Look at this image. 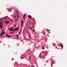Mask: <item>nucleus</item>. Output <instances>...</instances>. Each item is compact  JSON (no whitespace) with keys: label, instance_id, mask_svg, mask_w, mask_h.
<instances>
[{"label":"nucleus","instance_id":"nucleus-1","mask_svg":"<svg viewBox=\"0 0 67 67\" xmlns=\"http://www.w3.org/2000/svg\"><path fill=\"white\" fill-rule=\"evenodd\" d=\"M2 21L1 20L0 22V27L1 28V29H2V27H3V26L1 25V24H2Z\"/></svg>","mask_w":67,"mask_h":67},{"label":"nucleus","instance_id":"nucleus-2","mask_svg":"<svg viewBox=\"0 0 67 67\" xmlns=\"http://www.w3.org/2000/svg\"><path fill=\"white\" fill-rule=\"evenodd\" d=\"M9 30L10 31H13V30H14V28H11L9 29Z\"/></svg>","mask_w":67,"mask_h":67},{"label":"nucleus","instance_id":"nucleus-3","mask_svg":"<svg viewBox=\"0 0 67 67\" xmlns=\"http://www.w3.org/2000/svg\"><path fill=\"white\" fill-rule=\"evenodd\" d=\"M19 29V28L18 27L17 28L14 29L13 31V32H15V31H18Z\"/></svg>","mask_w":67,"mask_h":67},{"label":"nucleus","instance_id":"nucleus-4","mask_svg":"<svg viewBox=\"0 0 67 67\" xmlns=\"http://www.w3.org/2000/svg\"><path fill=\"white\" fill-rule=\"evenodd\" d=\"M5 34V32H3L2 31L1 34V36H3V34Z\"/></svg>","mask_w":67,"mask_h":67},{"label":"nucleus","instance_id":"nucleus-5","mask_svg":"<svg viewBox=\"0 0 67 67\" xmlns=\"http://www.w3.org/2000/svg\"><path fill=\"white\" fill-rule=\"evenodd\" d=\"M4 23H5L6 24H8L9 23V21H4Z\"/></svg>","mask_w":67,"mask_h":67},{"label":"nucleus","instance_id":"nucleus-6","mask_svg":"<svg viewBox=\"0 0 67 67\" xmlns=\"http://www.w3.org/2000/svg\"><path fill=\"white\" fill-rule=\"evenodd\" d=\"M21 27H22L23 26V20H21Z\"/></svg>","mask_w":67,"mask_h":67},{"label":"nucleus","instance_id":"nucleus-7","mask_svg":"<svg viewBox=\"0 0 67 67\" xmlns=\"http://www.w3.org/2000/svg\"><path fill=\"white\" fill-rule=\"evenodd\" d=\"M28 16L29 18V19H31L32 18V16H31L30 15H29Z\"/></svg>","mask_w":67,"mask_h":67},{"label":"nucleus","instance_id":"nucleus-8","mask_svg":"<svg viewBox=\"0 0 67 67\" xmlns=\"http://www.w3.org/2000/svg\"><path fill=\"white\" fill-rule=\"evenodd\" d=\"M53 64H55V62L54 61H52V62L51 66H52Z\"/></svg>","mask_w":67,"mask_h":67},{"label":"nucleus","instance_id":"nucleus-9","mask_svg":"<svg viewBox=\"0 0 67 67\" xmlns=\"http://www.w3.org/2000/svg\"><path fill=\"white\" fill-rule=\"evenodd\" d=\"M6 36H7L8 37H11V36H10L9 35L7 34L6 35Z\"/></svg>","mask_w":67,"mask_h":67},{"label":"nucleus","instance_id":"nucleus-10","mask_svg":"<svg viewBox=\"0 0 67 67\" xmlns=\"http://www.w3.org/2000/svg\"><path fill=\"white\" fill-rule=\"evenodd\" d=\"M18 21V17L17 18V19H16V18L15 19V22H17Z\"/></svg>","mask_w":67,"mask_h":67},{"label":"nucleus","instance_id":"nucleus-11","mask_svg":"<svg viewBox=\"0 0 67 67\" xmlns=\"http://www.w3.org/2000/svg\"><path fill=\"white\" fill-rule=\"evenodd\" d=\"M61 46L62 48H63V44L61 43Z\"/></svg>","mask_w":67,"mask_h":67},{"label":"nucleus","instance_id":"nucleus-12","mask_svg":"<svg viewBox=\"0 0 67 67\" xmlns=\"http://www.w3.org/2000/svg\"><path fill=\"white\" fill-rule=\"evenodd\" d=\"M17 15L18 16V17L17 18H19H19H20V16L19 15V14H18L17 13Z\"/></svg>","mask_w":67,"mask_h":67},{"label":"nucleus","instance_id":"nucleus-13","mask_svg":"<svg viewBox=\"0 0 67 67\" xmlns=\"http://www.w3.org/2000/svg\"><path fill=\"white\" fill-rule=\"evenodd\" d=\"M3 21L2 20V23L1 24L2 26V25H3Z\"/></svg>","mask_w":67,"mask_h":67},{"label":"nucleus","instance_id":"nucleus-14","mask_svg":"<svg viewBox=\"0 0 67 67\" xmlns=\"http://www.w3.org/2000/svg\"><path fill=\"white\" fill-rule=\"evenodd\" d=\"M21 31H22V29H21V30H20V31L19 34H20V33H21Z\"/></svg>","mask_w":67,"mask_h":67},{"label":"nucleus","instance_id":"nucleus-15","mask_svg":"<svg viewBox=\"0 0 67 67\" xmlns=\"http://www.w3.org/2000/svg\"><path fill=\"white\" fill-rule=\"evenodd\" d=\"M29 59H30V60H31V56H30L29 57Z\"/></svg>","mask_w":67,"mask_h":67},{"label":"nucleus","instance_id":"nucleus-16","mask_svg":"<svg viewBox=\"0 0 67 67\" xmlns=\"http://www.w3.org/2000/svg\"><path fill=\"white\" fill-rule=\"evenodd\" d=\"M43 49H44V47L43 46L42 47Z\"/></svg>","mask_w":67,"mask_h":67},{"label":"nucleus","instance_id":"nucleus-17","mask_svg":"<svg viewBox=\"0 0 67 67\" xmlns=\"http://www.w3.org/2000/svg\"><path fill=\"white\" fill-rule=\"evenodd\" d=\"M16 14H15V16L14 17V18H16Z\"/></svg>","mask_w":67,"mask_h":67},{"label":"nucleus","instance_id":"nucleus-18","mask_svg":"<svg viewBox=\"0 0 67 67\" xmlns=\"http://www.w3.org/2000/svg\"><path fill=\"white\" fill-rule=\"evenodd\" d=\"M25 14H24V18H25Z\"/></svg>","mask_w":67,"mask_h":67},{"label":"nucleus","instance_id":"nucleus-19","mask_svg":"<svg viewBox=\"0 0 67 67\" xmlns=\"http://www.w3.org/2000/svg\"><path fill=\"white\" fill-rule=\"evenodd\" d=\"M10 33L12 34L13 33V34H14V32H10Z\"/></svg>","mask_w":67,"mask_h":67},{"label":"nucleus","instance_id":"nucleus-20","mask_svg":"<svg viewBox=\"0 0 67 67\" xmlns=\"http://www.w3.org/2000/svg\"><path fill=\"white\" fill-rule=\"evenodd\" d=\"M0 37H2V36H1V34H0Z\"/></svg>","mask_w":67,"mask_h":67},{"label":"nucleus","instance_id":"nucleus-21","mask_svg":"<svg viewBox=\"0 0 67 67\" xmlns=\"http://www.w3.org/2000/svg\"><path fill=\"white\" fill-rule=\"evenodd\" d=\"M34 31H35L34 29H33L32 32H34Z\"/></svg>","mask_w":67,"mask_h":67},{"label":"nucleus","instance_id":"nucleus-22","mask_svg":"<svg viewBox=\"0 0 67 67\" xmlns=\"http://www.w3.org/2000/svg\"><path fill=\"white\" fill-rule=\"evenodd\" d=\"M24 20H25V17H24Z\"/></svg>","mask_w":67,"mask_h":67},{"label":"nucleus","instance_id":"nucleus-23","mask_svg":"<svg viewBox=\"0 0 67 67\" xmlns=\"http://www.w3.org/2000/svg\"><path fill=\"white\" fill-rule=\"evenodd\" d=\"M16 37H19V36H18V35H17L16 36Z\"/></svg>","mask_w":67,"mask_h":67},{"label":"nucleus","instance_id":"nucleus-24","mask_svg":"<svg viewBox=\"0 0 67 67\" xmlns=\"http://www.w3.org/2000/svg\"><path fill=\"white\" fill-rule=\"evenodd\" d=\"M33 29V28H30V29H31V30H32V29Z\"/></svg>","mask_w":67,"mask_h":67},{"label":"nucleus","instance_id":"nucleus-25","mask_svg":"<svg viewBox=\"0 0 67 67\" xmlns=\"http://www.w3.org/2000/svg\"><path fill=\"white\" fill-rule=\"evenodd\" d=\"M4 31V30L3 29L2 31V32H3Z\"/></svg>","mask_w":67,"mask_h":67},{"label":"nucleus","instance_id":"nucleus-26","mask_svg":"<svg viewBox=\"0 0 67 67\" xmlns=\"http://www.w3.org/2000/svg\"><path fill=\"white\" fill-rule=\"evenodd\" d=\"M9 10H12V9H9Z\"/></svg>","mask_w":67,"mask_h":67},{"label":"nucleus","instance_id":"nucleus-27","mask_svg":"<svg viewBox=\"0 0 67 67\" xmlns=\"http://www.w3.org/2000/svg\"><path fill=\"white\" fill-rule=\"evenodd\" d=\"M16 12L18 13V14H19V13H18V12L17 11H16Z\"/></svg>","mask_w":67,"mask_h":67},{"label":"nucleus","instance_id":"nucleus-28","mask_svg":"<svg viewBox=\"0 0 67 67\" xmlns=\"http://www.w3.org/2000/svg\"><path fill=\"white\" fill-rule=\"evenodd\" d=\"M45 33H44V35H45Z\"/></svg>","mask_w":67,"mask_h":67},{"label":"nucleus","instance_id":"nucleus-29","mask_svg":"<svg viewBox=\"0 0 67 67\" xmlns=\"http://www.w3.org/2000/svg\"><path fill=\"white\" fill-rule=\"evenodd\" d=\"M48 46H47V48H48Z\"/></svg>","mask_w":67,"mask_h":67},{"label":"nucleus","instance_id":"nucleus-30","mask_svg":"<svg viewBox=\"0 0 67 67\" xmlns=\"http://www.w3.org/2000/svg\"><path fill=\"white\" fill-rule=\"evenodd\" d=\"M31 67H34L33 66H31Z\"/></svg>","mask_w":67,"mask_h":67},{"label":"nucleus","instance_id":"nucleus-31","mask_svg":"<svg viewBox=\"0 0 67 67\" xmlns=\"http://www.w3.org/2000/svg\"><path fill=\"white\" fill-rule=\"evenodd\" d=\"M1 20V18H0V20Z\"/></svg>","mask_w":67,"mask_h":67},{"label":"nucleus","instance_id":"nucleus-32","mask_svg":"<svg viewBox=\"0 0 67 67\" xmlns=\"http://www.w3.org/2000/svg\"><path fill=\"white\" fill-rule=\"evenodd\" d=\"M31 27H32V26H33L32 25H31Z\"/></svg>","mask_w":67,"mask_h":67},{"label":"nucleus","instance_id":"nucleus-33","mask_svg":"<svg viewBox=\"0 0 67 67\" xmlns=\"http://www.w3.org/2000/svg\"><path fill=\"white\" fill-rule=\"evenodd\" d=\"M15 26H16V25H15Z\"/></svg>","mask_w":67,"mask_h":67}]
</instances>
